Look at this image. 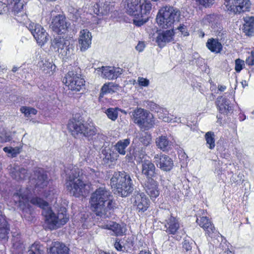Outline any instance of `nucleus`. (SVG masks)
<instances>
[{
  "label": "nucleus",
  "mask_w": 254,
  "mask_h": 254,
  "mask_svg": "<svg viewBox=\"0 0 254 254\" xmlns=\"http://www.w3.org/2000/svg\"><path fill=\"white\" fill-rule=\"evenodd\" d=\"M192 242L191 240L185 239L183 242V248L186 251H190L191 250Z\"/></svg>",
  "instance_id": "51"
},
{
  "label": "nucleus",
  "mask_w": 254,
  "mask_h": 254,
  "mask_svg": "<svg viewBox=\"0 0 254 254\" xmlns=\"http://www.w3.org/2000/svg\"><path fill=\"white\" fill-rule=\"evenodd\" d=\"M244 176L243 174L239 173L238 175H233L232 176L231 180L233 182L237 183H240L243 181Z\"/></svg>",
  "instance_id": "54"
},
{
  "label": "nucleus",
  "mask_w": 254,
  "mask_h": 254,
  "mask_svg": "<svg viewBox=\"0 0 254 254\" xmlns=\"http://www.w3.org/2000/svg\"><path fill=\"white\" fill-rule=\"evenodd\" d=\"M130 144V139L126 138L120 140L116 143L114 147L115 150L121 155H125L126 153V149Z\"/></svg>",
  "instance_id": "35"
},
{
  "label": "nucleus",
  "mask_w": 254,
  "mask_h": 254,
  "mask_svg": "<svg viewBox=\"0 0 254 254\" xmlns=\"http://www.w3.org/2000/svg\"><path fill=\"white\" fill-rule=\"evenodd\" d=\"M146 156L145 148L144 147H140L137 149L134 152V159L137 162H143L142 160Z\"/></svg>",
  "instance_id": "42"
},
{
  "label": "nucleus",
  "mask_w": 254,
  "mask_h": 254,
  "mask_svg": "<svg viewBox=\"0 0 254 254\" xmlns=\"http://www.w3.org/2000/svg\"><path fill=\"white\" fill-rule=\"evenodd\" d=\"M138 254H151L148 250L140 251Z\"/></svg>",
  "instance_id": "61"
},
{
  "label": "nucleus",
  "mask_w": 254,
  "mask_h": 254,
  "mask_svg": "<svg viewBox=\"0 0 254 254\" xmlns=\"http://www.w3.org/2000/svg\"><path fill=\"white\" fill-rule=\"evenodd\" d=\"M59 54L65 60L71 59L75 54V47L73 42L70 40L66 41L64 43V47L61 49Z\"/></svg>",
  "instance_id": "26"
},
{
  "label": "nucleus",
  "mask_w": 254,
  "mask_h": 254,
  "mask_svg": "<svg viewBox=\"0 0 254 254\" xmlns=\"http://www.w3.org/2000/svg\"><path fill=\"white\" fill-rule=\"evenodd\" d=\"M110 185L122 197L128 196L134 190L130 176L124 171L115 172L111 179Z\"/></svg>",
  "instance_id": "5"
},
{
  "label": "nucleus",
  "mask_w": 254,
  "mask_h": 254,
  "mask_svg": "<svg viewBox=\"0 0 254 254\" xmlns=\"http://www.w3.org/2000/svg\"><path fill=\"white\" fill-rule=\"evenodd\" d=\"M217 21V16L216 15L213 14H209L206 15L202 20V22L205 25H210L211 24L212 26Z\"/></svg>",
  "instance_id": "46"
},
{
  "label": "nucleus",
  "mask_w": 254,
  "mask_h": 254,
  "mask_svg": "<svg viewBox=\"0 0 254 254\" xmlns=\"http://www.w3.org/2000/svg\"><path fill=\"white\" fill-rule=\"evenodd\" d=\"M6 10H7L6 4L4 2L0 1V14H2L3 12H5Z\"/></svg>",
  "instance_id": "56"
},
{
  "label": "nucleus",
  "mask_w": 254,
  "mask_h": 254,
  "mask_svg": "<svg viewBox=\"0 0 254 254\" xmlns=\"http://www.w3.org/2000/svg\"><path fill=\"white\" fill-rule=\"evenodd\" d=\"M63 82L68 89L74 91H79L84 85V80L81 74L76 71H69L63 79Z\"/></svg>",
  "instance_id": "9"
},
{
  "label": "nucleus",
  "mask_w": 254,
  "mask_h": 254,
  "mask_svg": "<svg viewBox=\"0 0 254 254\" xmlns=\"http://www.w3.org/2000/svg\"><path fill=\"white\" fill-rule=\"evenodd\" d=\"M196 222L211 238H215L218 235L219 233L207 217L203 216L200 217L199 219L197 218Z\"/></svg>",
  "instance_id": "18"
},
{
  "label": "nucleus",
  "mask_w": 254,
  "mask_h": 254,
  "mask_svg": "<svg viewBox=\"0 0 254 254\" xmlns=\"http://www.w3.org/2000/svg\"><path fill=\"white\" fill-rule=\"evenodd\" d=\"M31 193V189L28 188H21L13 196L16 203L18 202L19 208L24 210L28 206L29 196Z\"/></svg>",
  "instance_id": "16"
},
{
  "label": "nucleus",
  "mask_w": 254,
  "mask_h": 254,
  "mask_svg": "<svg viewBox=\"0 0 254 254\" xmlns=\"http://www.w3.org/2000/svg\"><path fill=\"white\" fill-rule=\"evenodd\" d=\"M145 48V44L143 42H139L138 44L135 47V49L139 52H141L143 51Z\"/></svg>",
  "instance_id": "55"
},
{
  "label": "nucleus",
  "mask_w": 254,
  "mask_h": 254,
  "mask_svg": "<svg viewBox=\"0 0 254 254\" xmlns=\"http://www.w3.org/2000/svg\"><path fill=\"white\" fill-rule=\"evenodd\" d=\"M50 254H69V249L64 244L55 243L50 249Z\"/></svg>",
  "instance_id": "31"
},
{
  "label": "nucleus",
  "mask_w": 254,
  "mask_h": 254,
  "mask_svg": "<svg viewBox=\"0 0 254 254\" xmlns=\"http://www.w3.org/2000/svg\"><path fill=\"white\" fill-rule=\"evenodd\" d=\"M155 142L158 148L163 151L168 150L171 143L165 135L159 136L156 139Z\"/></svg>",
  "instance_id": "34"
},
{
  "label": "nucleus",
  "mask_w": 254,
  "mask_h": 254,
  "mask_svg": "<svg viewBox=\"0 0 254 254\" xmlns=\"http://www.w3.org/2000/svg\"><path fill=\"white\" fill-rule=\"evenodd\" d=\"M41 69L45 73L52 75L56 70V66L53 62L48 61H41L39 63Z\"/></svg>",
  "instance_id": "32"
},
{
  "label": "nucleus",
  "mask_w": 254,
  "mask_h": 254,
  "mask_svg": "<svg viewBox=\"0 0 254 254\" xmlns=\"http://www.w3.org/2000/svg\"><path fill=\"white\" fill-rule=\"evenodd\" d=\"M134 203L137 206V210L141 212L147 210L150 205L149 199L142 192L136 194Z\"/></svg>",
  "instance_id": "23"
},
{
  "label": "nucleus",
  "mask_w": 254,
  "mask_h": 254,
  "mask_svg": "<svg viewBox=\"0 0 254 254\" xmlns=\"http://www.w3.org/2000/svg\"><path fill=\"white\" fill-rule=\"evenodd\" d=\"M23 0H6L7 7L11 9L16 16L15 19L20 22L24 23L27 19V16L21 10L23 7Z\"/></svg>",
  "instance_id": "13"
},
{
  "label": "nucleus",
  "mask_w": 254,
  "mask_h": 254,
  "mask_svg": "<svg viewBox=\"0 0 254 254\" xmlns=\"http://www.w3.org/2000/svg\"><path fill=\"white\" fill-rule=\"evenodd\" d=\"M67 127L73 135L81 134L89 139H92L96 135L97 137H104L102 134L97 133V127L93 123H84L81 117L77 118L76 116L69 120Z\"/></svg>",
  "instance_id": "4"
},
{
  "label": "nucleus",
  "mask_w": 254,
  "mask_h": 254,
  "mask_svg": "<svg viewBox=\"0 0 254 254\" xmlns=\"http://www.w3.org/2000/svg\"><path fill=\"white\" fill-rule=\"evenodd\" d=\"M30 202L42 209V214L45 218L47 227L51 230L64 225L69 219L65 208H61V212H59L57 215L49 206L48 203L40 197L32 198Z\"/></svg>",
  "instance_id": "2"
},
{
  "label": "nucleus",
  "mask_w": 254,
  "mask_h": 254,
  "mask_svg": "<svg viewBox=\"0 0 254 254\" xmlns=\"http://www.w3.org/2000/svg\"><path fill=\"white\" fill-rule=\"evenodd\" d=\"M89 203L92 211L101 217H110L116 208L112 193L105 186L97 188L91 194Z\"/></svg>",
  "instance_id": "1"
},
{
  "label": "nucleus",
  "mask_w": 254,
  "mask_h": 254,
  "mask_svg": "<svg viewBox=\"0 0 254 254\" xmlns=\"http://www.w3.org/2000/svg\"><path fill=\"white\" fill-rule=\"evenodd\" d=\"M20 111L23 113L26 117H31V115H35L37 113L35 109L26 106L21 107Z\"/></svg>",
  "instance_id": "45"
},
{
  "label": "nucleus",
  "mask_w": 254,
  "mask_h": 254,
  "mask_svg": "<svg viewBox=\"0 0 254 254\" xmlns=\"http://www.w3.org/2000/svg\"><path fill=\"white\" fill-rule=\"evenodd\" d=\"M216 103L217 109L221 114H227L233 110L232 106H230V101L222 96L218 97Z\"/></svg>",
  "instance_id": "27"
},
{
  "label": "nucleus",
  "mask_w": 254,
  "mask_h": 254,
  "mask_svg": "<svg viewBox=\"0 0 254 254\" xmlns=\"http://www.w3.org/2000/svg\"><path fill=\"white\" fill-rule=\"evenodd\" d=\"M178 30L182 33V34H184L185 36L188 35V34H186L187 32H185L186 27L184 25H181L178 28Z\"/></svg>",
  "instance_id": "58"
},
{
  "label": "nucleus",
  "mask_w": 254,
  "mask_h": 254,
  "mask_svg": "<svg viewBox=\"0 0 254 254\" xmlns=\"http://www.w3.org/2000/svg\"><path fill=\"white\" fill-rule=\"evenodd\" d=\"M97 11L95 12L98 15H107L111 9L110 6L108 3H104L102 6L99 7L98 4H96ZM95 11V10L94 11Z\"/></svg>",
  "instance_id": "43"
},
{
  "label": "nucleus",
  "mask_w": 254,
  "mask_h": 254,
  "mask_svg": "<svg viewBox=\"0 0 254 254\" xmlns=\"http://www.w3.org/2000/svg\"><path fill=\"white\" fill-rule=\"evenodd\" d=\"M174 32L173 29L159 32L156 38V42L158 46L162 48L165 46L167 43L174 40Z\"/></svg>",
  "instance_id": "20"
},
{
  "label": "nucleus",
  "mask_w": 254,
  "mask_h": 254,
  "mask_svg": "<svg viewBox=\"0 0 254 254\" xmlns=\"http://www.w3.org/2000/svg\"><path fill=\"white\" fill-rule=\"evenodd\" d=\"M70 25L65 15L59 14L52 18L50 27L54 32L60 35L65 33Z\"/></svg>",
  "instance_id": "11"
},
{
  "label": "nucleus",
  "mask_w": 254,
  "mask_h": 254,
  "mask_svg": "<svg viewBox=\"0 0 254 254\" xmlns=\"http://www.w3.org/2000/svg\"><path fill=\"white\" fill-rule=\"evenodd\" d=\"M251 2L249 0H229L224 3V9L234 12L240 13L250 11Z\"/></svg>",
  "instance_id": "12"
},
{
  "label": "nucleus",
  "mask_w": 254,
  "mask_h": 254,
  "mask_svg": "<svg viewBox=\"0 0 254 254\" xmlns=\"http://www.w3.org/2000/svg\"><path fill=\"white\" fill-rule=\"evenodd\" d=\"M147 105L146 106L150 108L151 110H154L156 109V108L157 107V105L155 103L152 102L147 101L146 102Z\"/></svg>",
  "instance_id": "57"
},
{
  "label": "nucleus",
  "mask_w": 254,
  "mask_h": 254,
  "mask_svg": "<svg viewBox=\"0 0 254 254\" xmlns=\"http://www.w3.org/2000/svg\"><path fill=\"white\" fill-rule=\"evenodd\" d=\"M6 69V67L4 65H0V75L2 73H3V70Z\"/></svg>",
  "instance_id": "62"
},
{
  "label": "nucleus",
  "mask_w": 254,
  "mask_h": 254,
  "mask_svg": "<svg viewBox=\"0 0 254 254\" xmlns=\"http://www.w3.org/2000/svg\"><path fill=\"white\" fill-rule=\"evenodd\" d=\"M137 82L140 86L143 87H147L149 84V80L142 77H138Z\"/></svg>",
  "instance_id": "53"
},
{
  "label": "nucleus",
  "mask_w": 254,
  "mask_h": 254,
  "mask_svg": "<svg viewBox=\"0 0 254 254\" xmlns=\"http://www.w3.org/2000/svg\"><path fill=\"white\" fill-rule=\"evenodd\" d=\"M151 141V138L150 135H145L140 138V142L144 146L149 145Z\"/></svg>",
  "instance_id": "52"
},
{
  "label": "nucleus",
  "mask_w": 254,
  "mask_h": 254,
  "mask_svg": "<svg viewBox=\"0 0 254 254\" xmlns=\"http://www.w3.org/2000/svg\"><path fill=\"white\" fill-rule=\"evenodd\" d=\"M18 69V67H17V66H13L12 69V71L13 72H15Z\"/></svg>",
  "instance_id": "64"
},
{
  "label": "nucleus",
  "mask_w": 254,
  "mask_h": 254,
  "mask_svg": "<svg viewBox=\"0 0 254 254\" xmlns=\"http://www.w3.org/2000/svg\"><path fill=\"white\" fill-rule=\"evenodd\" d=\"M207 48L212 53H219L222 50V45L218 39L210 38L208 39L206 44Z\"/></svg>",
  "instance_id": "29"
},
{
  "label": "nucleus",
  "mask_w": 254,
  "mask_h": 254,
  "mask_svg": "<svg viewBox=\"0 0 254 254\" xmlns=\"http://www.w3.org/2000/svg\"><path fill=\"white\" fill-rule=\"evenodd\" d=\"M118 108H110L107 109L105 113L107 115L108 118L113 121L117 120L118 117Z\"/></svg>",
  "instance_id": "44"
},
{
  "label": "nucleus",
  "mask_w": 254,
  "mask_h": 254,
  "mask_svg": "<svg viewBox=\"0 0 254 254\" xmlns=\"http://www.w3.org/2000/svg\"><path fill=\"white\" fill-rule=\"evenodd\" d=\"M34 179L36 183L35 187L44 188L48 184V180L46 173L42 169L38 168L34 171Z\"/></svg>",
  "instance_id": "24"
},
{
  "label": "nucleus",
  "mask_w": 254,
  "mask_h": 254,
  "mask_svg": "<svg viewBox=\"0 0 254 254\" xmlns=\"http://www.w3.org/2000/svg\"><path fill=\"white\" fill-rule=\"evenodd\" d=\"M143 187L145 191L152 200L155 199L159 196L158 183L154 179L147 180Z\"/></svg>",
  "instance_id": "21"
},
{
  "label": "nucleus",
  "mask_w": 254,
  "mask_h": 254,
  "mask_svg": "<svg viewBox=\"0 0 254 254\" xmlns=\"http://www.w3.org/2000/svg\"><path fill=\"white\" fill-rule=\"evenodd\" d=\"M108 151L111 152V150L109 149L108 150L104 149L102 151V152L104 154H105L106 153L107 154L105 155V158L108 160H111V156L110 153L108 154Z\"/></svg>",
  "instance_id": "59"
},
{
  "label": "nucleus",
  "mask_w": 254,
  "mask_h": 254,
  "mask_svg": "<svg viewBox=\"0 0 254 254\" xmlns=\"http://www.w3.org/2000/svg\"><path fill=\"white\" fill-rule=\"evenodd\" d=\"M245 23L243 26V31L248 36L254 35V17H246L244 18Z\"/></svg>",
  "instance_id": "28"
},
{
  "label": "nucleus",
  "mask_w": 254,
  "mask_h": 254,
  "mask_svg": "<svg viewBox=\"0 0 254 254\" xmlns=\"http://www.w3.org/2000/svg\"><path fill=\"white\" fill-rule=\"evenodd\" d=\"M245 65L244 61L240 59L235 60V69L237 72H240Z\"/></svg>",
  "instance_id": "49"
},
{
  "label": "nucleus",
  "mask_w": 254,
  "mask_h": 254,
  "mask_svg": "<svg viewBox=\"0 0 254 254\" xmlns=\"http://www.w3.org/2000/svg\"><path fill=\"white\" fill-rule=\"evenodd\" d=\"M68 40H69L62 38L60 36H57L51 41V47H52L55 50H57L60 53V51L61 49H62V48L64 47V43Z\"/></svg>",
  "instance_id": "37"
},
{
  "label": "nucleus",
  "mask_w": 254,
  "mask_h": 254,
  "mask_svg": "<svg viewBox=\"0 0 254 254\" xmlns=\"http://www.w3.org/2000/svg\"><path fill=\"white\" fill-rule=\"evenodd\" d=\"M153 162L158 168L164 172L170 171L174 167L172 158L161 153L154 155Z\"/></svg>",
  "instance_id": "15"
},
{
  "label": "nucleus",
  "mask_w": 254,
  "mask_h": 254,
  "mask_svg": "<svg viewBox=\"0 0 254 254\" xmlns=\"http://www.w3.org/2000/svg\"><path fill=\"white\" fill-rule=\"evenodd\" d=\"M27 27L39 46L42 47L48 41L49 35L41 25L30 22Z\"/></svg>",
  "instance_id": "10"
},
{
  "label": "nucleus",
  "mask_w": 254,
  "mask_h": 254,
  "mask_svg": "<svg viewBox=\"0 0 254 254\" xmlns=\"http://www.w3.org/2000/svg\"><path fill=\"white\" fill-rule=\"evenodd\" d=\"M198 4L205 7H209L212 5L215 0H195Z\"/></svg>",
  "instance_id": "50"
},
{
  "label": "nucleus",
  "mask_w": 254,
  "mask_h": 254,
  "mask_svg": "<svg viewBox=\"0 0 254 254\" xmlns=\"http://www.w3.org/2000/svg\"><path fill=\"white\" fill-rule=\"evenodd\" d=\"M7 169L11 178L17 181L24 180L29 177L27 171L17 164L10 165Z\"/></svg>",
  "instance_id": "17"
},
{
  "label": "nucleus",
  "mask_w": 254,
  "mask_h": 254,
  "mask_svg": "<svg viewBox=\"0 0 254 254\" xmlns=\"http://www.w3.org/2000/svg\"><path fill=\"white\" fill-rule=\"evenodd\" d=\"M102 76L109 80L118 78L123 72V69L114 66H102L100 68Z\"/></svg>",
  "instance_id": "22"
},
{
  "label": "nucleus",
  "mask_w": 254,
  "mask_h": 254,
  "mask_svg": "<svg viewBox=\"0 0 254 254\" xmlns=\"http://www.w3.org/2000/svg\"><path fill=\"white\" fill-rule=\"evenodd\" d=\"M217 251L219 252V254H233L232 252L229 250L227 245L225 243H221L219 247L217 248Z\"/></svg>",
  "instance_id": "48"
},
{
  "label": "nucleus",
  "mask_w": 254,
  "mask_h": 254,
  "mask_svg": "<svg viewBox=\"0 0 254 254\" xmlns=\"http://www.w3.org/2000/svg\"><path fill=\"white\" fill-rule=\"evenodd\" d=\"M215 135L213 131H208L204 135L206 145L209 149L212 150L215 147Z\"/></svg>",
  "instance_id": "38"
},
{
  "label": "nucleus",
  "mask_w": 254,
  "mask_h": 254,
  "mask_svg": "<svg viewBox=\"0 0 254 254\" xmlns=\"http://www.w3.org/2000/svg\"><path fill=\"white\" fill-rule=\"evenodd\" d=\"M92 40L91 33L87 29L80 31L78 38V44L81 52L86 51L91 46Z\"/></svg>",
  "instance_id": "19"
},
{
  "label": "nucleus",
  "mask_w": 254,
  "mask_h": 254,
  "mask_svg": "<svg viewBox=\"0 0 254 254\" xmlns=\"http://www.w3.org/2000/svg\"><path fill=\"white\" fill-rule=\"evenodd\" d=\"M124 240L123 241L121 242L116 241L114 246L117 250L123 252L127 251L133 246V242L131 240L127 239L126 240V243H124Z\"/></svg>",
  "instance_id": "36"
},
{
  "label": "nucleus",
  "mask_w": 254,
  "mask_h": 254,
  "mask_svg": "<svg viewBox=\"0 0 254 254\" xmlns=\"http://www.w3.org/2000/svg\"><path fill=\"white\" fill-rule=\"evenodd\" d=\"M43 251L40 250V246L37 243L33 244L29 248L28 254H42Z\"/></svg>",
  "instance_id": "47"
},
{
  "label": "nucleus",
  "mask_w": 254,
  "mask_h": 254,
  "mask_svg": "<svg viewBox=\"0 0 254 254\" xmlns=\"http://www.w3.org/2000/svg\"><path fill=\"white\" fill-rule=\"evenodd\" d=\"M67 175L66 187L71 195L78 197L85 193L86 183L82 180V174L80 176L79 169L72 167L69 172L65 171Z\"/></svg>",
  "instance_id": "6"
},
{
  "label": "nucleus",
  "mask_w": 254,
  "mask_h": 254,
  "mask_svg": "<svg viewBox=\"0 0 254 254\" xmlns=\"http://www.w3.org/2000/svg\"><path fill=\"white\" fill-rule=\"evenodd\" d=\"M155 166L151 161L150 160H145L142 163V169L141 172L147 179V180L149 179H153L155 176Z\"/></svg>",
  "instance_id": "25"
},
{
  "label": "nucleus",
  "mask_w": 254,
  "mask_h": 254,
  "mask_svg": "<svg viewBox=\"0 0 254 254\" xmlns=\"http://www.w3.org/2000/svg\"><path fill=\"white\" fill-rule=\"evenodd\" d=\"M126 8L129 15L134 17L133 23L140 26L146 22L144 16L150 13L152 4L147 0H127Z\"/></svg>",
  "instance_id": "3"
},
{
  "label": "nucleus",
  "mask_w": 254,
  "mask_h": 254,
  "mask_svg": "<svg viewBox=\"0 0 254 254\" xmlns=\"http://www.w3.org/2000/svg\"><path fill=\"white\" fill-rule=\"evenodd\" d=\"M101 227L112 231L116 235H121L123 233V229L118 223L113 221H107L102 225Z\"/></svg>",
  "instance_id": "30"
},
{
  "label": "nucleus",
  "mask_w": 254,
  "mask_h": 254,
  "mask_svg": "<svg viewBox=\"0 0 254 254\" xmlns=\"http://www.w3.org/2000/svg\"><path fill=\"white\" fill-rule=\"evenodd\" d=\"M10 140V138L9 136L5 137L4 139H3L1 141L6 142L7 141H9Z\"/></svg>",
  "instance_id": "63"
},
{
  "label": "nucleus",
  "mask_w": 254,
  "mask_h": 254,
  "mask_svg": "<svg viewBox=\"0 0 254 254\" xmlns=\"http://www.w3.org/2000/svg\"><path fill=\"white\" fill-rule=\"evenodd\" d=\"M158 116L159 119H162L165 122L185 123L183 120H181V118H172L168 115L162 113H159Z\"/></svg>",
  "instance_id": "41"
},
{
  "label": "nucleus",
  "mask_w": 254,
  "mask_h": 254,
  "mask_svg": "<svg viewBox=\"0 0 254 254\" xmlns=\"http://www.w3.org/2000/svg\"><path fill=\"white\" fill-rule=\"evenodd\" d=\"M218 90L220 91H224V90H226V86H224V85H218Z\"/></svg>",
  "instance_id": "60"
},
{
  "label": "nucleus",
  "mask_w": 254,
  "mask_h": 254,
  "mask_svg": "<svg viewBox=\"0 0 254 254\" xmlns=\"http://www.w3.org/2000/svg\"><path fill=\"white\" fill-rule=\"evenodd\" d=\"M131 118L133 122L144 130H148L155 125L153 115L140 108H137L132 112Z\"/></svg>",
  "instance_id": "8"
},
{
  "label": "nucleus",
  "mask_w": 254,
  "mask_h": 254,
  "mask_svg": "<svg viewBox=\"0 0 254 254\" xmlns=\"http://www.w3.org/2000/svg\"><path fill=\"white\" fill-rule=\"evenodd\" d=\"M9 231V227L1 211H0V239L6 238Z\"/></svg>",
  "instance_id": "33"
},
{
  "label": "nucleus",
  "mask_w": 254,
  "mask_h": 254,
  "mask_svg": "<svg viewBox=\"0 0 254 254\" xmlns=\"http://www.w3.org/2000/svg\"><path fill=\"white\" fill-rule=\"evenodd\" d=\"M180 15V11L177 8L166 5L159 10L156 19L160 28L168 29L179 21Z\"/></svg>",
  "instance_id": "7"
},
{
  "label": "nucleus",
  "mask_w": 254,
  "mask_h": 254,
  "mask_svg": "<svg viewBox=\"0 0 254 254\" xmlns=\"http://www.w3.org/2000/svg\"><path fill=\"white\" fill-rule=\"evenodd\" d=\"M118 85L112 82L104 84L101 89V94L105 95L114 93L118 89Z\"/></svg>",
  "instance_id": "39"
},
{
  "label": "nucleus",
  "mask_w": 254,
  "mask_h": 254,
  "mask_svg": "<svg viewBox=\"0 0 254 254\" xmlns=\"http://www.w3.org/2000/svg\"><path fill=\"white\" fill-rule=\"evenodd\" d=\"M164 228L167 233L172 235H176V239L181 238V225L178 218L171 216L165 220Z\"/></svg>",
  "instance_id": "14"
},
{
  "label": "nucleus",
  "mask_w": 254,
  "mask_h": 254,
  "mask_svg": "<svg viewBox=\"0 0 254 254\" xmlns=\"http://www.w3.org/2000/svg\"><path fill=\"white\" fill-rule=\"evenodd\" d=\"M3 151L7 154V156L11 158L15 157L20 153L21 148L20 147H5L3 148Z\"/></svg>",
  "instance_id": "40"
}]
</instances>
